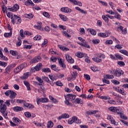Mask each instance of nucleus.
I'll return each mask as SVG.
<instances>
[{"instance_id": "obj_1", "label": "nucleus", "mask_w": 128, "mask_h": 128, "mask_svg": "<svg viewBox=\"0 0 128 128\" xmlns=\"http://www.w3.org/2000/svg\"><path fill=\"white\" fill-rule=\"evenodd\" d=\"M76 95L72 94H68L66 96H65V100L64 102L66 106H72V104L70 102V101L74 100L76 99Z\"/></svg>"}, {"instance_id": "obj_2", "label": "nucleus", "mask_w": 128, "mask_h": 128, "mask_svg": "<svg viewBox=\"0 0 128 128\" xmlns=\"http://www.w3.org/2000/svg\"><path fill=\"white\" fill-rule=\"evenodd\" d=\"M0 112L4 118H8V112H6V104H0Z\"/></svg>"}, {"instance_id": "obj_3", "label": "nucleus", "mask_w": 128, "mask_h": 128, "mask_svg": "<svg viewBox=\"0 0 128 128\" xmlns=\"http://www.w3.org/2000/svg\"><path fill=\"white\" fill-rule=\"evenodd\" d=\"M12 22L13 24H20V23L22 22V18L16 14H14V18L12 19Z\"/></svg>"}, {"instance_id": "obj_4", "label": "nucleus", "mask_w": 128, "mask_h": 128, "mask_svg": "<svg viewBox=\"0 0 128 128\" xmlns=\"http://www.w3.org/2000/svg\"><path fill=\"white\" fill-rule=\"evenodd\" d=\"M16 63H14L8 66L5 69L4 74H10V72H12V68H16Z\"/></svg>"}, {"instance_id": "obj_5", "label": "nucleus", "mask_w": 128, "mask_h": 128, "mask_svg": "<svg viewBox=\"0 0 128 128\" xmlns=\"http://www.w3.org/2000/svg\"><path fill=\"white\" fill-rule=\"evenodd\" d=\"M114 74L115 76L120 78L122 75L123 76V74H124V72L120 69H116V71L114 72Z\"/></svg>"}, {"instance_id": "obj_6", "label": "nucleus", "mask_w": 128, "mask_h": 128, "mask_svg": "<svg viewBox=\"0 0 128 128\" xmlns=\"http://www.w3.org/2000/svg\"><path fill=\"white\" fill-rule=\"evenodd\" d=\"M24 66H26V64H22L18 66L17 68L14 69V74H18L24 68Z\"/></svg>"}, {"instance_id": "obj_7", "label": "nucleus", "mask_w": 128, "mask_h": 128, "mask_svg": "<svg viewBox=\"0 0 128 128\" xmlns=\"http://www.w3.org/2000/svg\"><path fill=\"white\" fill-rule=\"evenodd\" d=\"M58 60L60 66H61V68H63V70H65V68H66V64H64V62L62 60V58H60V59L58 58Z\"/></svg>"}, {"instance_id": "obj_8", "label": "nucleus", "mask_w": 128, "mask_h": 128, "mask_svg": "<svg viewBox=\"0 0 128 128\" xmlns=\"http://www.w3.org/2000/svg\"><path fill=\"white\" fill-rule=\"evenodd\" d=\"M60 10L62 12H65V14H70L72 12V9L68 7L62 8H60Z\"/></svg>"}, {"instance_id": "obj_9", "label": "nucleus", "mask_w": 128, "mask_h": 128, "mask_svg": "<svg viewBox=\"0 0 128 128\" xmlns=\"http://www.w3.org/2000/svg\"><path fill=\"white\" fill-rule=\"evenodd\" d=\"M65 58L67 62H69L70 64H74V59H72V56H70V55L68 54H65Z\"/></svg>"}, {"instance_id": "obj_10", "label": "nucleus", "mask_w": 128, "mask_h": 128, "mask_svg": "<svg viewBox=\"0 0 128 128\" xmlns=\"http://www.w3.org/2000/svg\"><path fill=\"white\" fill-rule=\"evenodd\" d=\"M40 60H42V58L40 56H38L34 58L32 60V64H36V62H38Z\"/></svg>"}, {"instance_id": "obj_11", "label": "nucleus", "mask_w": 128, "mask_h": 128, "mask_svg": "<svg viewBox=\"0 0 128 128\" xmlns=\"http://www.w3.org/2000/svg\"><path fill=\"white\" fill-rule=\"evenodd\" d=\"M76 56H78V58H84V56H86V54L81 52H78L76 54Z\"/></svg>"}, {"instance_id": "obj_12", "label": "nucleus", "mask_w": 128, "mask_h": 128, "mask_svg": "<svg viewBox=\"0 0 128 128\" xmlns=\"http://www.w3.org/2000/svg\"><path fill=\"white\" fill-rule=\"evenodd\" d=\"M72 119L73 120V122H75V124H81L82 120H79L78 118L76 116H73L72 118Z\"/></svg>"}, {"instance_id": "obj_13", "label": "nucleus", "mask_w": 128, "mask_h": 128, "mask_svg": "<svg viewBox=\"0 0 128 128\" xmlns=\"http://www.w3.org/2000/svg\"><path fill=\"white\" fill-rule=\"evenodd\" d=\"M13 110H14V112H22V110H24V108H22V107L16 106L13 108Z\"/></svg>"}, {"instance_id": "obj_14", "label": "nucleus", "mask_w": 128, "mask_h": 128, "mask_svg": "<svg viewBox=\"0 0 128 128\" xmlns=\"http://www.w3.org/2000/svg\"><path fill=\"white\" fill-rule=\"evenodd\" d=\"M38 26H35V28H37V30H44V28L42 26V22H38Z\"/></svg>"}, {"instance_id": "obj_15", "label": "nucleus", "mask_w": 128, "mask_h": 128, "mask_svg": "<svg viewBox=\"0 0 128 128\" xmlns=\"http://www.w3.org/2000/svg\"><path fill=\"white\" fill-rule=\"evenodd\" d=\"M30 76V72H26L24 73V75L20 77L21 80H26V78H28L29 76Z\"/></svg>"}, {"instance_id": "obj_16", "label": "nucleus", "mask_w": 128, "mask_h": 128, "mask_svg": "<svg viewBox=\"0 0 128 128\" xmlns=\"http://www.w3.org/2000/svg\"><path fill=\"white\" fill-rule=\"evenodd\" d=\"M24 4L26 6H34V4L31 0H28L24 2Z\"/></svg>"}, {"instance_id": "obj_17", "label": "nucleus", "mask_w": 128, "mask_h": 128, "mask_svg": "<svg viewBox=\"0 0 128 128\" xmlns=\"http://www.w3.org/2000/svg\"><path fill=\"white\" fill-rule=\"evenodd\" d=\"M98 36L100 38H108V32H100L98 34Z\"/></svg>"}, {"instance_id": "obj_18", "label": "nucleus", "mask_w": 128, "mask_h": 128, "mask_svg": "<svg viewBox=\"0 0 128 128\" xmlns=\"http://www.w3.org/2000/svg\"><path fill=\"white\" fill-rule=\"evenodd\" d=\"M13 122L16 124H20V120L16 117H14L12 118Z\"/></svg>"}, {"instance_id": "obj_19", "label": "nucleus", "mask_w": 128, "mask_h": 128, "mask_svg": "<svg viewBox=\"0 0 128 128\" xmlns=\"http://www.w3.org/2000/svg\"><path fill=\"white\" fill-rule=\"evenodd\" d=\"M36 80L39 82V84H38V86H42V84H44V80H42L40 78L36 76Z\"/></svg>"}, {"instance_id": "obj_20", "label": "nucleus", "mask_w": 128, "mask_h": 128, "mask_svg": "<svg viewBox=\"0 0 128 128\" xmlns=\"http://www.w3.org/2000/svg\"><path fill=\"white\" fill-rule=\"evenodd\" d=\"M58 47L59 48H60V50H63V52H68L70 50V48H68L62 46L60 45H58Z\"/></svg>"}, {"instance_id": "obj_21", "label": "nucleus", "mask_w": 128, "mask_h": 128, "mask_svg": "<svg viewBox=\"0 0 128 128\" xmlns=\"http://www.w3.org/2000/svg\"><path fill=\"white\" fill-rule=\"evenodd\" d=\"M16 96V93L12 90L11 91L10 94V98L11 100H14Z\"/></svg>"}, {"instance_id": "obj_22", "label": "nucleus", "mask_w": 128, "mask_h": 128, "mask_svg": "<svg viewBox=\"0 0 128 128\" xmlns=\"http://www.w3.org/2000/svg\"><path fill=\"white\" fill-rule=\"evenodd\" d=\"M116 92H118L121 94H122V96H126V94L124 92V88L118 89V90H116Z\"/></svg>"}, {"instance_id": "obj_23", "label": "nucleus", "mask_w": 128, "mask_h": 128, "mask_svg": "<svg viewBox=\"0 0 128 128\" xmlns=\"http://www.w3.org/2000/svg\"><path fill=\"white\" fill-rule=\"evenodd\" d=\"M6 14L8 18H11L12 20L14 18V14L12 12H6Z\"/></svg>"}, {"instance_id": "obj_24", "label": "nucleus", "mask_w": 128, "mask_h": 128, "mask_svg": "<svg viewBox=\"0 0 128 128\" xmlns=\"http://www.w3.org/2000/svg\"><path fill=\"white\" fill-rule=\"evenodd\" d=\"M24 84L26 87V88L28 90H30V83L28 81H24Z\"/></svg>"}, {"instance_id": "obj_25", "label": "nucleus", "mask_w": 128, "mask_h": 128, "mask_svg": "<svg viewBox=\"0 0 128 128\" xmlns=\"http://www.w3.org/2000/svg\"><path fill=\"white\" fill-rule=\"evenodd\" d=\"M20 8V6L18 4H15L12 7V12H16Z\"/></svg>"}, {"instance_id": "obj_26", "label": "nucleus", "mask_w": 128, "mask_h": 128, "mask_svg": "<svg viewBox=\"0 0 128 128\" xmlns=\"http://www.w3.org/2000/svg\"><path fill=\"white\" fill-rule=\"evenodd\" d=\"M42 63H39L35 66L36 72H38L42 68Z\"/></svg>"}, {"instance_id": "obj_27", "label": "nucleus", "mask_w": 128, "mask_h": 128, "mask_svg": "<svg viewBox=\"0 0 128 128\" xmlns=\"http://www.w3.org/2000/svg\"><path fill=\"white\" fill-rule=\"evenodd\" d=\"M78 76V72L76 71H74L73 72V74H72V78H68V82H70L72 78H76V77Z\"/></svg>"}, {"instance_id": "obj_28", "label": "nucleus", "mask_w": 128, "mask_h": 128, "mask_svg": "<svg viewBox=\"0 0 128 128\" xmlns=\"http://www.w3.org/2000/svg\"><path fill=\"white\" fill-rule=\"evenodd\" d=\"M75 8H76V10L80 12H81L82 14H88V12H86V11H84V10H82L78 6L76 7Z\"/></svg>"}, {"instance_id": "obj_29", "label": "nucleus", "mask_w": 128, "mask_h": 128, "mask_svg": "<svg viewBox=\"0 0 128 128\" xmlns=\"http://www.w3.org/2000/svg\"><path fill=\"white\" fill-rule=\"evenodd\" d=\"M10 54H12V56H16L18 55V52H16V51L10 50Z\"/></svg>"}, {"instance_id": "obj_30", "label": "nucleus", "mask_w": 128, "mask_h": 128, "mask_svg": "<svg viewBox=\"0 0 128 128\" xmlns=\"http://www.w3.org/2000/svg\"><path fill=\"white\" fill-rule=\"evenodd\" d=\"M117 113L120 116V117L121 118H122L123 120H128V117L126 116H124V114H122V112H117Z\"/></svg>"}, {"instance_id": "obj_31", "label": "nucleus", "mask_w": 128, "mask_h": 128, "mask_svg": "<svg viewBox=\"0 0 128 128\" xmlns=\"http://www.w3.org/2000/svg\"><path fill=\"white\" fill-rule=\"evenodd\" d=\"M51 68L52 70H54L55 72H60V69L56 68V64L52 65Z\"/></svg>"}, {"instance_id": "obj_32", "label": "nucleus", "mask_w": 128, "mask_h": 128, "mask_svg": "<svg viewBox=\"0 0 128 128\" xmlns=\"http://www.w3.org/2000/svg\"><path fill=\"white\" fill-rule=\"evenodd\" d=\"M108 110L112 112H118V109L116 107H110L108 108Z\"/></svg>"}, {"instance_id": "obj_33", "label": "nucleus", "mask_w": 128, "mask_h": 128, "mask_svg": "<svg viewBox=\"0 0 128 128\" xmlns=\"http://www.w3.org/2000/svg\"><path fill=\"white\" fill-rule=\"evenodd\" d=\"M88 30H89L91 34H92V36H96V32L94 29L88 28Z\"/></svg>"}, {"instance_id": "obj_34", "label": "nucleus", "mask_w": 128, "mask_h": 128, "mask_svg": "<svg viewBox=\"0 0 128 128\" xmlns=\"http://www.w3.org/2000/svg\"><path fill=\"white\" fill-rule=\"evenodd\" d=\"M59 16L60 17V18H61V20H63L64 22H66V20H68L66 16L64 15L60 14Z\"/></svg>"}, {"instance_id": "obj_35", "label": "nucleus", "mask_w": 128, "mask_h": 128, "mask_svg": "<svg viewBox=\"0 0 128 128\" xmlns=\"http://www.w3.org/2000/svg\"><path fill=\"white\" fill-rule=\"evenodd\" d=\"M92 60L95 62H102V60L99 57H95L92 58Z\"/></svg>"}, {"instance_id": "obj_36", "label": "nucleus", "mask_w": 128, "mask_h": 128, "mask_svg": "<svg viewBox=\"0 0 128 128\" xmlns=\"http://www.w3.org/2000/svg\"><path fill=\"white\" fill-rule=\"evenodd\" d=\"M120 52L121 54H124L125 56H128V52L126 51V50H120Z\"/></svg>"}, {"instance_id": "obj_37", "label": "nucleus", "mask_w": 128, "mask_h": 128, "mask_svg": "<svg viewBox=\"0 0 128 128\" xmlns=\"http://www.w3.org/2000/svg\"><path fill=\"white\" fill-rule=\"evenodd\" d=\"M53 126H54V123L52 122V121L48 122L47 128H52Z\"/></svg>"}, {"instance_id": "obj_38", "label": "nucleus", "mask_w": 128, "mask_h": 128, "mask_svg": "<svg viewBox=\"0 0 128 128\" xmlns=\"http://www.w3.org/2000/svg\"><path fill=\"white\" fill-rule=\"evenodd\" d=\"M82 46H84V48H90V45H88L86 42V41L82 43V44H80Z\"/></svg>"}, {"instance_id": "obj_39", "label": "nucleus", "mask_w": 128, "mask_h": 128, "mask_svg": "<svg viewBox=\"0 0 128 128\" xmlns=\"http://www.w3.org/2000/svg\"><path fill=\"white\" fill-rule=\"evenodd\" d=\"M82 46H84V48H90V45H88L86 42V41L82 43V44H80Z\"/></svg>"}, {"instance_id": "obj_40", "label": "nucleus", "mask_w": 128, "mask_h": 128, "mask_svg": "<svg viewBox=\"0 0 128 128\" xmlns=\"http://www.w3.org/2000/svg\"><path fill=\"white\" fill-rule=\"evenodd\" d=\"M34 40H42V36L40 35H36L34 38Z\"/></svg>"}, {"instance_id": "obj_41", "label": "nucleus", "mask_w": 128, "mask_h": 128, "mask_svg": "<svg viewBox=\"0 0 128 128\" xmlns=\"http://www.w3.org/2000/svg\"><path fill=\"white\" fill-rule=\"evenodd\" d=\"M114 14V18H117V20H120L121 16L120 14H118V13L115 12Z\"/></svg>"}, {"instance_id": "obj_42", "label": "nucleus", "mask_w": 128, "mask_h": 128, "mask_svg": "<svg viewBox=\"0 0 128 128\" xmlns=\"http://www.w3.org/2000/svg\"><path fill=\"white\" fill-rule=\"evenodd\" d=\"M115 56L118 60H124V58H122V56H120V54H115Z\"/></svg>"}, {"instance_id": "obj_43", "label": "nucleus", "mask_w": 128, "mask_h": 128, "mask_svg": "<svg viewBox=\"0 0 128 128\" xmlns=\"http://www.w3.org/2000/svg\"><path fill=\"white\" fill-rule=\"evenodd\" d=\"M118 64L120 66H126V64H124V62L122 61H118Z\"/></svg>"}, {"instance_id": "obj_44", "label": "nucleus", "mask_w": 128, "mask_h": 128, "mask_svg": "<svg viewBox=\"0 0 128 128\" xmlns=\"http://www.w3.org/2000/svg\"><path fill=\"white\" fill-rule=\"evenodd\" d=\"M63 36H66V38H72V36L68 34V32L66 31H64L62 32Z\"/></svg>"}, {"instance_id": "obj_45", "label": "nucleus", "mask_w": 128, "mask_h": 128, "mask_svg": "<svg viewBox=\"0 0 128 128\" xmlns=\"http://www.w3.org/2000/svg\"><path fill=\"white\" fill-rule=\"evenodd\" d=\"M32 45L24 44V48H26V50H30V48H32Z\"/></svg>"}, {"instance_id": "obj_46", "label": "nucleus", "mask_w": 128, "mask_h": 128, "mask_svg": "<svg viewBox=\"0 0 128 128\" xmlns=\"http://www.w3.org/2000/svg\"><path fill=\"white\" fill-rule=\"evenodd\" d=\"M12 31H10L8 33H5L4 34V36L5 38H9V36H12Z\"/></svg>"}, {"instance_id": "obj_47", "label": "nucleus", "mask_w": 128, "mask_h": 128, "mask_svg": "<svg viewBox=\"0 0 128 128\" xmlns=\"http://www.w3.org/2000/svg\"><path fill=\"white\" fill-rule=\"evenodd\" d=\"M103 82H104L105 84H110V80H108V78H104L102 79Z\"/></svg>"}, {"instance_id": "obj_48", "label": "nucleus", "mask_w": 128, "mask_h": 128, "mask_svg": "<svg viewBox=\"0 0 128 128\" xmlns=\"http://www.w3.org/2000/svg\"><path fill=\"white\" fill-rule=\"evenodd\" d=\"M42 72H50V68H43L42 69Z\"/></svg>"}, {"instance_id": "obj_49", "label": "nucleus", "mask_w": 128, "mask_h": 128, "mask_svg": "<svg viewBox=\"0 0 128 128\" xmlns=\"http://www.w3.org/2000/svg\"><path fill=\"white\" fill-rule=\"evenodd\" d=\"M102 20H104V22H108V17H106V16L103 15L102 16Z\"/></svg>"}, {"instance_id": "obj_50", "label": "nucleus", "mask_w": 128, "mask_h": 128, "mask_svg": "<svg viewBox=\"0 0 128 128\" xmlns=\"http://www.w3.org/2000/svg\"><path fill=\"white\" fill-rule=\"evenodd\" d=\"M92 42L94 44H100V40L96 39L92 40Z\"/></svg>"}, {"instance_id": "obj_51", "label": "nucleus", "mask_w": 128, "mask_h": 128, "mask_svg": "<svg viewBox=\"0 0 128 128\" xmlns=\"http://www.w3.org/2000/svg\"><path fill=\"white\" fill-rule=\"evenodd\" d=\"M25 16L28 18H34V15L32 14H26Z\"/></svg>"}, {"instance_id": "obj_52", "label": "nucleus", "mask_w": 128, "mask_h": 128, "mask_svg": "<svg viewBox=\"0 0 128 128\" xmlns=\"http://www.w3.org/2000/svg\"><path fill=\"white\" fill-rule=\"evenodd\" d=\"M106 44H112L113 41L112 40H107L105 42Z\"/></svg>"}, {"instance_id": "obj_53", "label": "nucleus", "mask_w": 128, "mask_h": 128, "mask_svg": "<svg viewBox=\"0 0 128 128\" xmlns=\"http://www.w3.org/2000/svg\"><path fill=\"white\" fill-rule=\"evenodd\" d=\"M43 80H45V82H48V84H50V79H48V78L46 77V76H44L43 77Z\"/></svg>"}, {"instance_id": "obj_54", "label": "nucleus", "mask_w": 128, "mask_h": 128, "mask_svg": "<svg viewBox=\"0 0 128 128\" xmlns=\"http://www.w3.org/2000/svg\"><path fill=\"white\" fill-rule=\"evenodd\" d=\"M18 40L19 41L16 42V46H20L22 44V40H20V38H18Z\"/></svg>"}, {"instance_id": "obj_55", "label": "nucleus", "mask_w": 128, "mask_h": 128, "mask_svg": "<svg viewBox=\"0 0 128 128\" xmlns=\"http://www.w3.org/2000/svg\"><path fill=\"white\" fill-rule=\"evenodd\" d=\"M100 98H102V100H110V97L106 96H101Z\"/></svg>"}, {"instance_id": "obj_56", "label": "nucleus", "mask_w": 128, "mask_h": 128, "mask_svg": "<svg viewBox=\"0 0 128 128\" xmlns=\"http://www.w3.org/2000/svg\"><path fill=\"white\" fill-rule=\"evenodd\" d=\"M74 102H76V104H80V102H82V99L80 98H76Z\"/></svg>"}, {"instance_id": "obj_57", "label": "nucleus", "mask_w": 128, "mask_h": 128, "mask_svg": "<svg viewBox=\"0 0 128 128\" xmlns=\"http://www.w3.org/2000/svg\"><path fill=\"white\" fill-rule=\"evenodd\" d=\"M114 78V76L113 75H110V74L106 75V78L112 79V78Z\"/></svg>"}, {"instance_id": "obj_58", "label": "nucleus", "mask_w": 128, "mask_h": 128, "mask_svg": "<svg viewBox=\"0 0 128 128\" xmlns=\"http://www.w3.org/2000/svg\"><path fill=\"white\" fill-rule=\"evenodd\" d=\"M112 84H120V82L116 80H112Z\"/></svg>"}, {"instance_id": "obj_59", "label": "nucleus", "mask_w": 128, "mask_h": 128, "mask_svg": "<svg viewBox=\"0 0 128 128\" xmlns=\"http://www.w3.org/2000/svg\"><path fill=\"white\" fill-rule=\"evenodd\" d=\"M43 16H45V18H50V14L48 13V12H44Z\"/></svg>"}, {"instance_id": "obj_60", "label": "nucleus", "mask_w": 128, "mask_h": 128, "mask_svg": "<svg viewBox=\"0 0 128 128\" xmlns=\"http://www.w3.org/2000/svg\"><path fill=\"white\" fill-rule=\"evenodd\" d=\"M24 102H25L24 100H16V102H17V104H23Z\"/></svg>"}, {"instance_id": "obj_61", "label": "nucleus", "mask_w": 128, "mask_h": 128, "mask_svg": "<svg viewBox=\"0 0 128 128\" xmlns=\"http://www.w3.org/2000/svg\"><path fill=\"white\" fill-rule=\"evenodd\" d=\"M115 48H117L118 50H120L122 48V46H121L120 44H117Z\"/></svg>"}, {"instance_id": "obj_62", "label": "nucleus", "mask_w": 128, "mask_h": 128, "mask_svg": "<svg viewBox=\"0 0 128 128\" xmlns=\"http://www.w3.org/2000/svg\"><path fill=\"white\" fill-rule=\"evenodd\" d=\"M24 115L26 116V118H30V116H32V115L30 114V112H26L24 113Z\"/></svg>"}, {"instance_id": "obj_63", "label": "nucleus", "mask_w": 128, "mask_h": 128, "mask_svg": "<svg viewBox=\"0 0 128 128\" xmlns=\"http://www.w3.org/2000/svg\"><path fill=\"white\" fill-rule=\"evenodd\" d=\"M40 102H42V98H38L36 100V103L38 104H40Z\"/></svg>"}, {"instance_id": "obj_64", "label": "nucleus", "mask_w": 128, "mask_h": 128, "mask_svg": "<svg viewBox=\"0 0 128 128\" xmlns=\"http://www.w3.org/2000/svg\"><path fill=\"white\" fill-rule=\"evenodd\" d=\"M91 70L93 72H98V68H96V67L94 66H92V67H91Z\"/></svg>"}]
</instances>
